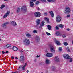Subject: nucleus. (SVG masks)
Here are the masks:
<instances>
[{"label": "nucleus", "mask_w": 73, "mask_h": 73, "mask_svg": "<svg viewBox=\"0 0 73 73\" xmlns=\"http://www.w3.org/2000/svg\"><path fill=\"white\" fill-rule=\"evenodd\" d=\"M24 44L26 45H29L30 44V40L28 38H25L23 41Z\"/></svg>", "instance_id": "f257e3e1"}, {"label": "nucleus", "mask_w": 73, "mask_h": 73, "mask_svg": "<svg viewBox=\"0 0 73 73\" xmlns=\"http://www.w3.org/2000/svg\"><path fill=\"white\" fill-rule=\"evenodd\" d=\"M34 15L36 17H39L41 16V14L38 12H36L34 13Z\"/></svg>", "instance_id": "f03ea898"}, {"label": "nucleus", "mask_w": 73, "mask_h": 73, "mask_svg": "<svg viewBox=\"0 0 73 73\" xmlns=\"http://www.w3.org/2000/svg\"><path fill=\"white\" fill-rule=\"evenodd\" d=\"M24 56H21L20 57L19 61L21 63H23L24 61Z\"/></svg>", "instance_id": "7ed1b4c3"}, {"label": "nucleus", "mask_w": 73, "mask_h": 73, "mask_svg": "<svg viewBox=\"0 0 73 73\" xmlns=\"http://www.w3.org/2000/svg\"><path fill=\"white\" fill-rule=\"evenodd\" d=\"M56 19L57 22H60L61 21V17L60 16H57L56 17Z\"/></svg>", "instance_id": "20e7f679"}, {"label": "nucleus", "mask_w": 73, "mask_h": 73, "mask_svg": "<svg viewBox=\"0 0 73 73\" xmlns=\"http://www.w3.org/2000/svg\"><path fill=\"white\" fill-rule=\"evenodd\" d=\"M21 10L22 11H23L24 12H25L27 11V7L25 6L22 7Z\"/></svg>", "instance_id": "39448f33"}, {"label": "nucleus", "mask_w": 73, "mask_h": 73, "mask_svg": "<svg viewBox=\"0 0 73 73\" xmlns=\"http://www.w3.org/2000/svg\"><path fill=\"white\" fill-rule=\"evenodd\" d=\"M50 51L52 53H55L54 47L53 46H50Z\"/></svg>", "instance_id": "423d86ee"}, {"label": "nucleus", "mask_w": 73, "mask_h": 73, "mask_svg": "<svg viewBox=\"0 0 73 73\" xmlns=\"http://www.w3.org/2000/svg\"><path fill=\"white\" fill-rule=\"evenodd\" d=\"M8 24H9V22H6L2 25V27L5 28H7V26L6 25Z\"/></svg>", "instance_id": "0eeeda50"}, {"label": "nucleus", "mask_w": 73, "mask_h": 73, "mask_svg": "<svg viewBox=\"0 0 73 73\" xmlns=\"http://www.w3.org/2000/svg\"><path fill=\"white\" fill-rule=\"evenodd\" d=\"M63 57H64V58L66 59H67L69 60L70 58V56L68 54H64L63 55Z\"/></svg>", "instance_id": "6e6552de"}, {"label": "nucleus", "mask_w": 73, "mask_h": 73, "mask_svg": "<svg viewBox=\"0 0 73 73\" xmlns=\"http://www.w3.org/2000/svg\"><path fill=\"white\" fill-rule=\"evenodd\" d=\"M65 11L66 12H70V8L68 7H66L65 9Z\"/></svg>", "instance_id": "1a4fd4ad"}, {"label": "nucleus", "mask_w": 73, "mask_h": 73, "mask_svg": "<svg viewBox=\"0 0 73 73\" xmlns=\"http://www.w3.org/2000/svg\"><path fill=\"white\" fill-rule=\"evenodd\" d=\"M10 23H11V24L13 26H16V25H17L16 22L15 21H11Z\"/></svg>", "instance_id": "9d476101"}, {"label": "nucleus", "mask_w": 73, "mask_h": 73, "mask_svg": "<svg viewBox=\"0 0 73 73\" xmlns=\"http://www.w3.org/2000/svg\"><path fill=\"white\" fill-rule=\"evenodd\" d=\"M53 56V54L50 53H48L46 55V57H52Z\"/></svg>", "instance_id": "9b49d317"}, {"label": "nucleus", "mask_w": 73, "mask_h": 73, "mask_svg": "<svg viewBox=\"0 0 73 73\" xmlns=\"http://www.w3.org/2000/svg\"><path fill=\"white\" fill-rule=\"evenodd\" d=\"M34 6V3L33 2V1H31L30 2V6L31 7H32Z\"/></svg>", "instance_id": "f8f14e48"}, {"label": "nucleus", "mask_w": 73, "mask_h": 73, "mask_svg": "<svg viewBox=\"0 0 73 73\" xmlns=\"http://www.w3.org/2000/svg\"><path fill=\"white\" fill-rule=\"evenodd\" d=\"M26 36L27 37H28V38H31L32 37L31 35L29 33H26Z\"/></svg>", "instance_id": "ddd939ff"}, {"label": "nucleus", "mask_w": 73, "mask_h": 73, "mask_svg": "<svg viewBox=\"0 0 73 73\" xmlns=\"http://www.w3.org/2000/svg\"><path fill=\"white\" fill-rule=\"evenodd\" d=\"M10 13V12L9 11H8L6 13L5 15L3 16L4 18H5V17H7L8 15H9V13Z\"/></svg>", "instance_id": "4468645a"}, {"label": "nucleus", "mask_w": 73, "mask_h": 73, "mask_svg": "<svg viewBox=\"0 0 73 73\" xmlns=\"http://www.w3.org/2000/svg\"><path fill=\"white\" fill-rule=\"evenodd\" d=\"M55 61L56 62H60V59L57 56H56L55 58Z\"/></svg>", "instance_id": "2eb2a0df"}, {"label": "nucleus", "mask_w": 73, "mask_h": 73, "mask_svg": "<svg viewBox=\"0 0 73 73\" xmlns=\"http://www.w3.org/2000/svg\"><path fill=\"white\" fill-rule=\"evenodd\" d=\"M35 40L36 42L40 41V37L38 36H36V37Z\"/></svg>", "instance_id": "dca6fc26"}, {"label": "nucleus", "mask_w": 73, "mask_h": 73, "mask_svg": "<svg viewBox=\"0 0 73 73\" xmlns=\"http://www.w3.org/2000/svg\"><path fill=\"white\" fill-rule=\"evenodd\" d=\"M11 47V45L9 44H8L6 45L5 46H4V48L5 49H7V48H9V47Z\"/></svg>", "instance_id": "f3484780"}, {"label": "nucleus", "mask_w": 73, "mask_h": 73, "mask_svg": "<svg viewBox=\"0 0 73 73\" xmlns=\"http://www.w3.org/2000/svg\"><path fill=\"white\" fill-rule=\"evenodd\" d=\"M12 49L14 51H17L18 50V48L16 46H13L12 48Z\"/></svg>", "instance_id": "a211bd4d"}, {"label": "nucleus", "mask_w": 73, "mask_h": 73, "mask_svg": "<svg viewBox=\"0 0 73 73\" xmlns=\"http://www.w3.org/2000/svg\"><path fill=\"white\" fill-rule=\"evenodd\" d=\"M50 63V60H49L48 59H46V63L47 64H49Z\"/></svg>", "instance_id": "6ab92c4d"}, {"label": "nucleus", "mask_w": 73, "mask_h": 73, "mask_svg": "<svg viewBox=\"0 0 73 73\" xmlns=\"http://www.w3.org/2000/svg\"><path fill=\"white\" fill-rule=\"evenodd\" d=\"M36 23L37 25H39L41 23V21L39 19H37L36 20Z\"/></svg>", "instance_id": "aec40b11"}, {"label": "nucleus", "mask_w": 73, "mask_h": 73, "mask_svg": "<svg viewBox=\"0 0 73 73\" xmlns=\"http://www.w3.org/2000/svg\"><path fill=\"white\" fill-rule=\"evenodd\" d=\"M44 20L46 21L47 23H49V18L45 17L44 18Z\"/></svg>", "instance_id": "412c9836"}, {"label": "nucleus", "mask_w": 73, "mask_h": 73, "mask_svg": "<svg viewBox=\"0 0 73 73\" xmlns=\"http://www.w3.org/2000/svg\"><path fill=\"white\" fill-rule=\"evenodd\" d=\"M56 35L58 36H61V34L59 32H57L56 33Z\"/></svg>", "instance_id": "4be33fe9"}, {"label": "nucleus", "mask_w": 73, "mask_h": 73, "mask_svg": "<svg viewBox=\"0 0 73 73\" xmlns=\"http://www.w3.org/2000/svg\"><path fill=\"white\" fill-rule=\"evenodd\" d=\"M49 13L51 15L52 17L54 16V14H53V11H49Z\"/></svg>", "instance_id": "5701e85b"}, {"label": "nucleus", "mask_w": 73, "mask_h": 73, "mask_svg": "<svg viewBox=\"0 0 73 73\" xmlns=\"http://www.w3.org/2000/svg\"><path fill=\"white\" fill-rule=\"evenodd\" d=\"M47 27L48 29L49 30H51L52 29V27L50 26V25H48L47 26Z\"/></svg>", "instance_id": "b1692460"}, {"label": "nucleus", "mask_w": 73, "mask_h": 73, "mask_svg": "<svg viewBox=\"0 0 73 73\" xmlns=\"http://www.w3.org/2000/svg\"><path fill=\"white\" fill-rule=\"evenodd\" d=\"M56 45H60V44H61V43H60V42H59V41H56Z\"/></svg>", "instance_id": "393cba45"}, {"label": "nucleus", "mask_w": 73, "mask_h": 73, "mask_svg": "<svg viewBox=\"0 0 73 73\" xmlns=\"http://www.w3.org/2000/svg\"><path fill=\"white\" fill-rule=\"evenodd\" d=\"M59 27H60V28H63L64 27V25H63L62 24H60L59 25Z\"/></svg>", "instance_id": "a878e982"}, {"label": "nucleus", "mask_w": 73, "mask_h": 73, "mask_svg": "<svg viewBox=\"0 0 73 73\" xmlns=\"http://www.w3.org/2000/svg\"><path fill=\"white\" fill-rule=\"evenodd\" d=\"M20 9L19 8H18L16 10L17 13H18V12H20Z\"/></svg>", "instance_id": "bb28decb"}, {"label": "nucleus", "mask_w": 73, "mask_h": 73, "mask_svg": "<svg viewBox=\"0 0 73 73\" xmlns=\"http://www.w3.org/2000/svg\"><path fill=\"white\" fill-rule=\"evenodd\" d=\"M69 59H70L69 61L70 62H72L73 61V58H71L70 57Z\"/></svg>", "instance_id": "cd10ccee"}, {"label": "nucleus", "mask_w": 73, "mask_h": 73, "mask_svg": "<svg viewBox=\"0 0 73 73\" xmlns=\"http://www.w3.org/2000/svg\"><path fill=\"white\" fill-rule=\"evenodd\" d=\"M45 23V21H43L41 23V25L42 26H44V23Z\"/></svg>", "instance_id": "c85d7f7f"}, {"label": "nucleus", "mask_w": 73, "mask_h": 73, "mask_svg": "<svg viewBox=\"0 0 73 73\" xmlns=\"http://www.w3.org/2000/svg\"><path fill=\"white\" fill-rule=\"evenodd\" d=\"M5 7V5L4 4H3L1 5V7H0V9H3V8H4Z\"/></svg>", "instance_id": "c756f323"}, {"label": "nucleus", "mask_w": 73, "mask_h": 73, "mask_svg": "<svg viewBox=\"0 0 73 73\" xmlns=\"http://www.w3.org/2000/svg\"><path fill=\"white\" fill-rule=\"evenodd\" d=\"M33 33H37V31L36 30H34L33 31Z\"/></svg>", "instance_id": "7c9ffc66"}, {"label": "nucleus", "mask_w": 73, "mask_h": 73, "mask_svg": "<svg viewBox=\"0 0 73 73\" xmlns=\"http://www.w3.org/2000/svg\"><path fill=\"white\" fill-rule=\"evenodd\" d=\"M64 45H66H66H68V43L66 42H64Z\"/></svg>", "instance_id": "2f4dec72"}, {"label": "nucleus", "mask_w": 73, "mask_h": 73, "mask_svg": "<svg viewBox=\"0 0 73 73\" xmlns=\"http://www.w3.org/2000/svg\"><path fill=\"white\" fill-rule=\"evenodd\" d=\"M43 26H42V25H41L40 26H39V28L40 29H42V27Z\"/></svg>", "instance_id": "473e14b6"}, {"label": "nucleus", "mask_w": 73, "mask_h": 73, "mask_svg": "<svg viewBox=\"0 0 73 73\" xmlns=\"http://www.w3.org/2000/svg\"><path fill=\"white\" fill-rule=\"evenodd\" d=\"M62 37H63V38H65V37H66V35L63 34L62 35Z\"/></svg>", "instance_id": "72a5a7b5"}, {"label": "nucleus", "mask_w": 73, "mask_h": 73, "mask_svg": "<svg viewBox=\"0 0 73 73\" xmlns=\"http://www.w3.org/2000/svg\"><path fill=\"white\" fill-rule=\"evenodd\" d=\"M46 33L47 35H48V36H50V35H51V34H50L49 33L46 32Z\"/></svg>", "instance_id": "f704fd0d"}, {"label": "nucleus", "mask_w": 73, "mask_h": 73, "mask_svg": "<svg viewBox=\"0 0 73 73\" xmlns=\"http://www.w3.org/2000/svg\"><path fill=\"white\" fill-rule=\"evenodd\" d=\"M39 3L40 2H39V1H36V5H38V4H39Z\"/></svg>", "instance_id": "c9c22d12"}, {"label": "nucleus", "mask_w": 73, "mask_h": 73, "mask_svg": "<svg viewBox=\"0 0 73 73\" xmlns=\"http://www.w3.org/2000/svg\"><path fill=\"white\" fill-rule=\"evenodd\" d=\"M66 49L67 50L68 52H70V49H69V48L67 47V48H66Z\"/></svg>", "instance_id": "e433bc0d"}, {"label": "nucleus", "mask_w": 73, "mask_h": 73, "mask_svg": "<svg viewBox=\"0 0 73 73\" xmlns=\"http://www.w3.org/2000/svg\"><path fill=\"white\" fill-rule=\"evenodd\" d=\"M59 49L60 51H61L62 49V48L61 47H59Z\"/></svg>", "instance_id": "4c0bfd02"}, {"label": "nucleus", "mask_w": 73, "mask_h": 73, "mask_svg": "<svg viewBox=\"0 0 73 73\" xmlns=\"http://www.w3.org/2000/svg\"><path fill=\"white\" fill-rule=\"evenodd\" d=\"M16 73H20V72H21V71L20 70H19V71H15Z\"/></svg>", "instance_id": "58836bf2"}, {"label": "nucleus", "mask_w": 73, "mask_h": 73, "mask_svg": "<svg viewBox=\"0 0 73 73\" xmlns=\"http://www.w3.org/2000/svg\"><path fill=\"white\" fill-rule=\"evenodd\" d=\"M52 70H54V69H56V67H55V66H52Z\"/></svg>", "instance_id": "ea45409f"}, {"label": "nucleus", "mask_w": 73, "mask_h": 73, "mask_svg": "<svg viewBox=\"0 0 73 73\" xmlns=\"http://www.w3.org/2000/svg\"><path fill=\"white\" fill-rule=\"evenodd\" d=\"M27 63H26L25 65L23 66V67L25 68V67H26V66H27Z\"/></svg>", "instance_id": "a19ab883"}, {"label": "nucleus", "mask_w": 73, "mask_h": 73, "mask_svg": "<svg viewBox=\"0 0 73 73\" xmlns=\"http://www.w3.org/2000/svg\"><path fill=\"white\" fill-rule=\"evenodd\" d=\"M56 0H51V2L54 3V2H56Z\"/></svg>", "instance_id": "79ce46f5"}, {"label": "nucleus", "mask_w": 73, "mask_h": 73, "mask_svg": "<svg viewBox=\"0 0 73 73\" xmlns=\"http://www.w3.org/2000/svg\"><path fill=\"white\" fill-rule=\"evenodd\" d=\"M23 68V65H21L19 66V68L20 69H21V68Z\"/></svg>", "instance_id": "37998d69"}, {"label": "nucleus", "mask_w": 73, "mask_h": 73, "mask_svg": "<svg viewBox=\"0 0 73 73\" xmlns=\"http://www.w3.org/2000/svg\"><path fill=\"white\" fill-rule=\"evenodd\" d=\"M20 52L21 53H22L23 52H24V50H22L20 51Z\"/></svg>", "instance_id": "c03bdc74"}, {"label": "nucleus", "mask_w": 73, "mask_h": 73, "mask_svg": "<svg viewBox=\"0 0 73 73\" xmlns=\"http://www.w3.org/2000/svg\"><path fill=\"white\" fill-rule=\"evenodd\" d=\"M42 2H46V0H41Z\"/></svg>", "instance_id": "a18cd8bd"}, {"label": "nucleus", "mask_w": 73, "mask_h": 73, "mask_svg": "<svg viewBox=\"0 0 73 73\" xmlns=\"http://www.w3.org/2000/svg\"><path fill=\"white\" fill-rule=\"evenodd\" d=\"M56 29H59V28H58V26H56Z\"/></svg>", "instance_id": "49530a36"}, {"label": "nucleus", "mask_w": 73, "mask_h": 73, "mask_svg": "<svg viewBox=\"0 0 73 73\" xmlns=\"http://www.w3.org/2000/svg\"><path fill=\"white\" fill-rule=\"evenodd\" d=\"M22 70H23V71H24V70H25V67H22Z\"/></svg>", "instance_id": "de8ad7c7"}, {"label": "nucleus", "mask_w": 73, "mask_h": 73, "mask_svg": "<svg viewBox=\"0 0 73 73\" xmlns=\"http://www.w3.org/2000/svg\"><path fill=\"white\" fill-rule=\"evenodd\" d=\"M48 2H52V0H47Z\"/></svg>", "instance_id": "09e8293b"}, {"label": "nucleus", "mask_w": 73, "mask_h": 73, "mask_svg": "<svg viewBox=\"0 0 73 73\" xmlns=\"http://www.w3.org/2000/svg\"><path fill=\"white\" fill-rule=\"evenodd\" d=\"M67 17H70V15L69 14H68L67 15Z\"/></svg>", "instance_id": "8fccbe9b"}, {"label": "nucleus", "mask_w": 73, "mask_h": 73, "mask_svg": "<svg viewBox=\"0 0 73 73\" xmlns=\"http://www.w3.org/2000/svg\"><path fill=\"white\" fill-rule=\"evenodd\" d=\"M2 53L3 54H4V53H5V52L4 51H3L2 52Z\"/></svg>", "instance_id": "3c124183"}, {"label": "nucleus", "mask_w": 73, "mask_h": 73, "mask_svg": "<svg viewBox=\"0 0 73 73\" xmlns=\"http://www.w3.org/2000/svg\"><path fill=\"white\" fill-rule=\"evenodd\" d=\"M37 10H39V11H40V8L39 7H38L37 9Z\"/></svg>", "instance_id": "603ef678"}, {"label": "nucleus", "mask_w": 73, "mask_h": 73, "mask_svg": "<svg viewBox=\"0 0 73 73\" xmlns=\"http://www.w3.org/2000/svg\"><path fill=\"white\" fill-rule=\"evenodd\" d=\"M5 53H9V52H8V51H6Z\"/></svg>", "instance_id": "864d4df0"}, {"label": "nucleus", "mask_w": 73, "mask_h": 73, "mask_svg": "<svg viewBox=\"0 0 73 73\" xmlns=\"http://www.w3.org/2000/svg\"><path fill=\"white\" fill-rule=\"evenodd\" d=\"M66 30H67V31H69L70 29L69 28H68V29H67Z\"/></svg>", "instance_id": "5fc2aeb1"}, {"label": "nucleus", "mask_w": 73, "mask_h": 73, "mask_svg": "<svg viewBox=\"0 0 73 73\" xmlns=\"http://www.w3.org/2000/svg\"><path fill=\"white\" fill-rule=\"evenodd\" d=\"M15 59H16V60H18V58H17V57H16Z\"/></svg>", "instance_id": "6e6d98bb"}, {"label": "nucleus", "mask_w": 73, "mask_h": 73, "mask_svg": "<svg viewBox=\"0 0 73 73\" xmlns=\"http://www.w3.org/2000/svg\"><path fill=\"white\" fill-rule=\"evenodd\" d=\"M28 72H29V71H28V70H27L26 71L27 73H28Z\"/></svg>", "instance_id": "4d7b16f0"}, {"label": "nucleus", "mask_w": 73, "mask_h": 73, "mask_svg": "<svg viewBox=\"0 0 73 73\" xmlns=\"http://www.w3.org/2000/svg\"><path fill=\"white\" fill-rule=\"evenodd\" d=\"M40 57V56H38V55H37V57Z\"/></svg>", "instance_id": "13d9d810"}, {"label": "nucleus", "mask_w": 73, "mask_h": 73, "mask_svg": "<svg viewBox=\"0 0 73 73\" xmlns=\"http://www.w3.org/2000/svg\"><path fill=\"white\" fill-rule=\"evenodd\" d=\"M11 58H12V59H14V57L12 56L11 57Z\"/></svg>", "instance_id": "bf43d9fd"}, {"label": "nucleus", "mask_w": 73, "mask_h": 73, "mask_svg": "<svg viewBox=\"0 0 73 73\" xmlns=\"http://www.w3.org/2000/svg\"><path fill=\"white\" fill-rule=\"evenodd\" d=\"M44 14L46 15H47V14L46 13H45Z\"/></svg>", "instance_id": "052dcab7"}, {"label": "nucleus", "mask_w": 73, "mask_h": 73, "mask_svg": "<svg viewBox=\"0 0 73 73\" xmlns=\"http://www.w3.org/2000/svg\"><path fill=\"white\" fill-rule=\"evenodd\" d=\"M4 1H7L8 0H3Z\"/></svg>", "instance_id": "680f3d73"}, {"label": "nucleus", "mask_w": 73, "mask_h": 73, "mask_svg": "<svg viewBox=\"0 0 73 73\" xmlns=\"http://www.w3.org/2000/svg\"><path fill=\"white\" fill-rule=\"evenodd\" d=\"M16 63H17V61H16Z\"/></svg>", "instance_id": "e2e57ef3"}, {"label": "nucleus", "mask_w": 73, "mask_h": 73, "mask_svg": "<svg viewBox=\"0 0 73 73\" xmlns=\"http://www.w3.org/2000/svg\"><path fill=\"white\" fill-rule=\"evenodd\" d=\"M0 41H1V39H0Z\"/></svg>", "instance_id": "0e129e2a"}]
</instances>
